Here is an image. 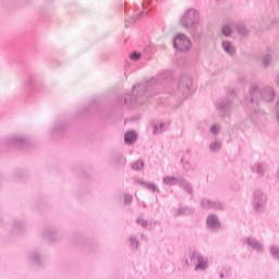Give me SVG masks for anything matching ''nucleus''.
Here are the masks:
<instances>
[{"instance_id": "nucleus-3", "label": "nucleus", "mask_w": 279, "mask_h": 279, "mask_svg": "<svg viewBox=\"0 0 279 279\" xmlns=\"http://www.w3.org/2000/svg\"><path fill=\"white\" fill-rule=\"evenodd\" d=\"M191 263L195 266V269H206L208 267L206 259L202 258L198 253H193Z\"/></svg>"}, {"instance_id": "nucleus-4", "label": "nucleus", "mask_w": 279, "mask_h": 279, "mask_svg": "<svg viewBox=\"0 0 279 279\" xmlns=\"http://www.w3.org/2000/svg\"><path fill=\"white\" fill-rule=\"evenodd\" d=\"M207 225L209 226V228H219V221L215 216H209L207 218Z\"/></svg>"}, {"instance_id": "nucleus-7", "label": "nucleus", "mask_w": 279, "mask_h": 279, "mask_svg": "<svg viewBox=\"0 0 279 279\" xmlns=\"http://www.w3.org/2000/svg\"><path fill=\"white\" fill-rule=\"evenodd\" d=\"M143 167H145V163L143 162V160H137L135 161V165H133L134 171H141Z\"/></svg>"}, {"instance_id": "nucleus-8", "label": "nucleus", "mask_w": 279, "mask_h": 279, "mask_svg": "<svg viewBox=\"0 0 279 279\" xmlns=\"http://www.w3.org/2000/svg\"><path fill=\"white\" fill-rule=\"evenodd\" d=\"M163 182L166 184H175L178 182V179L173 178V177H166L163 179Z\"/></svg>"}, {"instance_id": "nucleus-10", "label": "nucleus", "mask_w": 279, "mask_h": 279, "mask_svg": "<svg viewBox=\"0 0 279 279\" xmlns=\"http://www.w3.org/2000/svg\"><path fill=\"white\" fill-rule=\"evenodd\" d=\"M131 60H138L141 58L140 52H133L130 54Z\"/></svg>"}, {"instance_id": "nucleus-6", "label": "nucleus", "mask_w": 279, "mask_h": 279, "mask_svg": "<svg viewBox=\"0 0 279 279\" xmlns=\"http://www.w3.org/2000/svg\"><path fill=\"white\" fill-rule=\"evenodd\" d=\"M222 47H223L225 51H227V53H231L232 54L234 52V47L229 41H225L222 44Z\"/></svg>"}, {"instance_id": "nucleus-5", "label": "nucleus", "mask_w": 279, "mask_h": 279, "mask_svg": "<svg viewBox=\"0 0 279 279\" xmlns=\"http://www.w3.org/2000/svg\"><path fill=\"white\" fill-rule=\"evenodd\" d=\"M124 141L125 143H134V141H136V133L132 131L126 133L124 136Z\"/></svg>"}, {"instance_id": "nucleus-14", "label": "nucleus", "mask_w": 279, "mask_h": 279, "mask_svg": "<svg viewBox=\"0 0 279 279\" xmlns=\"http://www.w3.org/2000/svg\"><path fill=\"white\" fill-rule=\"evenodd\" d=\"M203 205H204L206 208L210 207V205H208V202H204Z\"/></svg>"}, {"instance_id": "nucleus-12", "label": "nucleus", "mask_w": 279, "mask_h": 279, "mask_svg": "<svg viewBox=\"0 0 279 279\" xmlns=\"http://www.w3.org/2000/svg\"><path fill=\"white\" fill-rule=\"evenodd\" d=\"M124 197H125L126 204H130L132 202V195L125 194Z\"/></svg>"}, {"instance_id": "nucleus-13", "label": "nucleus", "mask_w": 279, "mask_h": 279, "mask_svg": "<svg viewBox=\"0 0 279 279\" xmlns=\"http://www.w3.org/2000/svg\"><path fill=\"white\" fill-rule=\"evenodd\" d=\"M210 131L213 134H217V126H211Z\"/></svg>"}, {"instance_id": "nucleus-15", "label": "nucleus", "mask_w": 279, "mask_h": 279, "mask_svg": "<svg viewBox=\"0 0 279 279\" xmlns=\"http://www.w3.org/2000/svg\"><path fill=\"white\" fill-rule=\"evenodd\" d=\"M159 132H162V130L158 131V128L155 129V134H158Z\"/></svg>"}, {"instance_id": "nucleus-9", "label": "nucleus", "mask_w": 279, "mask_h": 279, "mask_svg": "<svg viewBox=\"0 0 279 279\" xmlns=\"http://www.w3.org/2000/svg\"><path fill=\"white\" fill-rule=\"evenodd\" d=\"M222 34L225 36H230V34H232V31L230 29V26H223L222 27Z\"/></svg>"}, {"instance_id": "nucleus-16", "label": "nucleus", "mask_w": 279, "mask_h": 279, "mask_svg": "<svg viewBox=\"0 0 279 279\" xmlns=\"http://www.w3.org/2000/svg\"><path fill=\"white\" fill-rule=\"evenodd\" d=\"M159 128H162V124H159Z\"/></svg>"}, {"instance_id": "nucleus-1", "label": "nucleus", "mask_w": 279, "mask_h": 279, "mask_svg": "<svg viewBox=\"0 0 279 279\" xmlns=\"http://www.w3.org/2000/svg\"><path fill=\"white\" fill-rule=\"evenodd\" d=\"M174 47L180 51H189L191 49V39L185 35H178L174 39Z\"/></svg>"}, {"instance_id": "nucleus-11", "label": "nucleus", "mask_w": 279, "mask_h": 279, "mask_svg": "<svg viewBox=\"0 0 279 279\" xmlns=\"http://www.w3.org/2000/svg\"><path fill=\"white\" fill-rule=\"evenodd\" d=\"M271 252L275 256H277V258H279V248L278 247H272Z\"/></svg>"}, {"instance_id": "nucleus-2", "label": "nucleus", "mask_w": 279, "mask_h": 279, "mask_svg": "<svg viewBox=\"0 0 279 279\" xmlns=\"http://www.w3.org/2000/svg\"><path fill=\"white\" fill-rule=\"evenodd\" d=\"M197 23V11L191 10L183 17V25L185 27H193Z\"/></svg>"}]
</instances>
